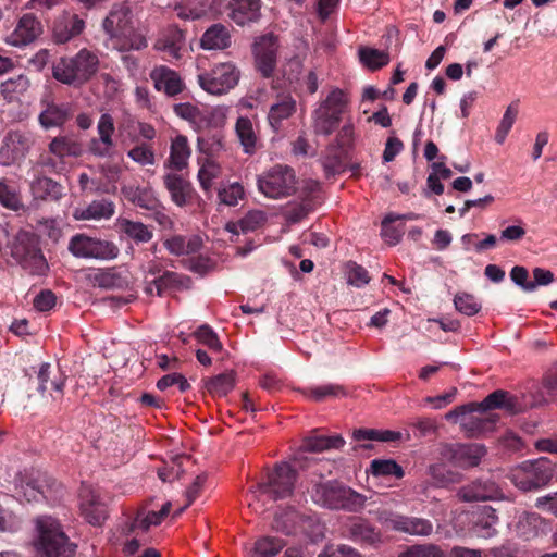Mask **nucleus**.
<instances>
[{
    "instance_id": "obj_37",
    "label": "nucleus",
    "mask_w": 557,
    "mask_h": 557,
    "mask_svg": "<svg viewBox=\"0 0 557 557\" xmlns=\"http://www.w3.org/2000/svg\"><path fill=\"white\" fill-rule=\"evenodd\" d=\"M116 225L122 234L137 245L146 244L153 237L152 228L139 221L123 218L117 220Z\"/></svg>"
},
{
    "instance_id": "obj_24",
    "label": "nucleus",
    "mask_w": 557,
    "mask_h": 557,
    "mask_svg": "<svg viewBox=\"0 0 557 557\" xmlns=\"http://www.w3.org/2000/svg\"><path fill=\"white\" fill-rule=\"evenodd\" d=\"M262 0H230L227 16L238 26L257 23L261 17Z\"/></svg>"
},
{
    "instance_id": "obj_63",
    "label": "nucleus",
    "mask_w": 557,
    "mask_h": 557,
    "mask_svg": "<svg viewBox=\"0 0 557 557\" xmlns=\"http://www.w3.org/2000/svg\"><path fill=\"white\" fill-rule=\"evenodd\" d=\"M312 211V201L310 199H304L299 203L288 206L285 211V218L289 223H298Z\"/></svg>"
},
{
    "instance_id": "obj_4",
    "label": "nucleus",
    "mask_w": 557,
    "mask_h": 557,
    "mask_svg": "<svg viewBox=\"0 0 557 557\" xmlns=\"http://www.w3.org/2000/svg\"><path fill=\"white\" fill-rule=\"evenodd\" d=\"M10 255L23 270L32 275H45L48 262L39 247V238L28 231H20L10 243Z\"/></svg>"
},
{
    "instance_id": "obj_64",
    "label": "nucleus",
    "mask_w": 557,
    "mask_h": 557,
    "mask_svg": "<svg viewBox=\"0 0 557 557\" xmlns=\"http://www.w3.org/2000/svg\"><path fill=\"white\" fill-rule=\"evenodd\" d=\"M127 156L140 165H152L156 162L154 151L147 144L136 145Z\"/></svg>"
},
{
    "instance_id": "obj_58",
    "label": "nucleus",
    "mask_w": 557,
    "mask_h": 557,
    "mask_svg": "<svg viewBox=\"0 0 557 557\" xmlns=\"http://www.w3.org/2000/svg\"><path fill=\"white\" fill-rule=\"evenodd\" d=\"M184 278L185 276L176 272L164 271L161 275L154 277L152 283L156 286L157 295L162 296L166 290L180 287Z\"/></svg>"
},
{
    "instance_id": "obj_16",
    "label": "nucleus",
    "mask_w": 557,
    "mask_h": 557,
    "mask_svg": "<svg viewBox=\"0 0 557 557\" xmlns=\"http://www.w3.org/2000/svg\"><path fill=\"white\" fill-rule=\"evenodd\" d=\"M35 145L30 132L9 131L0 146V164L9 166L22 161Z\"/></svg>"
},
{
    "instance_id": "obj_25",
    "label": "nucleus",
    "mask_w": 557,
    "mask_h": 557,
    "mask_svg": "<svg viewBox=\"0 0 557 557\" xmlns=\"http://www.w3.org/2000/svg\"><path fill=\"white\" fill-rule=\"evenodd\" d=\"M150 78L153 87L158 91L164 92L168 97H175L185 89V83L181 75L165 65L153 67L150 72Z\"/></svg>"
},
{
    "instance_id": "obj_11",
    "label": "nucleus",
    "mask_w": 557,
    "mask_h": 557,
    "mask_svg": "<svg viewBox=\"0 0 557 557\" xmlns=\"http://www.w3.org/2000/svg\"><path fill=\"white\" fill-rule=\"evenodd\" d=\"M297 471L287 462L276 463L268 473L267 480L258 484L261 494L273 500L283 499L293 495Z\"/></svg>"
},
{
    "instance_id": "obj_55",
    "label": "nucleus",
    "mask_w": 557,
    "mask_h": 557,
    "mask_svg": "<svg viewBox=\"0 0 557 557\" xmlns=\"http://www.w3.org/2000/svg\"><path fill=\"white\" fill-rule=\"evenodd\" d=\"M29 87V79L27 76L20 74L10 77L0 84V92L5 99L12 100L15 95H22Z\"/></svg>"
},
{
    "instance_id": "obj_1",
    "label": "nucleus",
    "mask_w": 557,
    "mask_h": 557,
    "mask_svg": "<svg viewBox=\"0 0 557 557\" xmlns=\"http://www.w3.org/2000/svg\"><path fill=\"white\" fill-rule=\"evenodd\" d=\"M310 496L317 505L348 512H360L367 502V496L335 480L313 484Z\"/></svg>"
},
{
    "instance_id": "obj_21",
    "label": "nucleus",
    "mask_w": 557,
    "mask_h": 557,
    "mask_svg": "<svg viewBox=\"0 0 557 557\" xmlns=\"http://www.w3.org/2000/svg\"><path fill=\"white\" fill-rule=\"evenodd\" d=\"M79 497L84 519L92 525H101L108 517V508L100 494L90 486L83 485Z\"/></svg>"
},
{
    "instance_id": "obj_22",
    "label": "nucleus",
    "mask_w": 557,
    "mask_h": 557,
    "mask_svg": "<svg viewBox=\"0 0 557 557\" xmlns=\"http://www.w3.org/2000/svg\"><path fill=\"white\" fill-rule=\"evenodd\" d=\"M44 32L41 22L33 14H23L14 28L7 37V44L23 47L34 42Z\"/></svg>"
},
{
    "instance_id": "obj_46",
    "label": "nucleus",
    "mask_w": 557,
    "mask_h": 557,
    "mask_svg": "<svg viewBox=\"0 0 557 557\" xmlns=\"http://www.w3.org/2000/svg\"><path fill=\"white\" fill-rule=\"evenodd\" d=\"M299 391L306 398L317 403L324 401L329 398H337L346 395L344 386L332 383L318 386H310Z\"/></svg>"
},
{
    "instance_id": "obj_29",
    "label": "nucleus",
    "mask_w": 557,
    "mask_h": 557,
    "mask_svg": "<svg viewBox=\"0 0 557 557\" xmlns=\"http://www.w3.org/2000/svg\"><path fill=\"white\" fill-rule=\"evenodd\" d=\"M84 27V21L76 14H64L53 23L52 39L55 44H65L78 36Z\"/></svg>"
},
{
    "instance_id": "obj_5",
    "label": "nucleus",
    "mask_w": 557,
    "mask_h": 557,
    "mask_svg": "<svg viewBox=\"0 0 557 557\" xmlns=\"http://www.w3.org/2000/svg\"><path fill=\"white\" fill-rule=\"evenodd\" d=\"M37 548L45 557H73L76 545L70 542L61 524L52 517L36 519Z\"/></svg>"
},
{
    "instance_id": "obj_9",
    "label": "nucleus",
    "mask_w": 557,
    "mask_h": 557,
    "mask_svg": "<svg viewBox=\"0 0 557 557\" xmlns=\"http://www.w3.org/2000/svg\"><path fill=\"white\" fill-rule=\"evenodd\" d=\"M555 473L552 461L547 458H539L524 462L522 467L511 474L512 484L523 491H534L547 485Z\"/></svg>"
},
{
    "instance_id": "obj_39",
    "label": "nucleus",
    "mask_w": 557,
    "mask_h": 557,
    "mask_svg": "<svg viewBox=\"0 0 557 557\" xmlns=\"http://www.w3.org/2000/svg\"><path fill=\"white\" fill-rule=\"evenodd\" d=\"M115 212V205L108 199L94 200L88 207L77 209L74 213L76 220L110 219Z\"/></svg>"
},
{
    "instance_id": "obj_28",
    "label": "nucleus",
    "mask_w": 557,
    "mask_h": 557,
    "mask_svg": "<svg viewBox=\"0 0 557 557\" xmlns=\"http://www.w3.org/2000/svg\"><path fill=\"white\" fill-rule=\"evenodd\" d=\"M498 524L499 518L491 506L480 507L472 513V531L479 537H493L497 534Z\"/></svg>"
},
{
    "instance_id": "obj_27",
    "label": "nucleus",
    "mask_w": 557,
    "mask_h": 557,
    "mask_svg": "<svg viewBox=\"0 0 557 557\" xmlns=\"http://www.w3.org/2000/svg\"><path fill=\"white\" fill-rule=\"evenodd\" d=\"M186 33L178 26H169L156 41V49L162 51L169 58L178 60L185 48Z\"/></svg>"
},
{
    "instance_id": "obj_38",
    "label": "nucleus",
    "mask_w": 557,
    "mask_h": 557,
    "mask_svg": "<svg viewBox=\"0 0 557 557\" xmlns=\"http://www.w3.org/2000/svg\"><path fill=\"white\" fill-rule=\"evenodd\" d=\"M344 148L342 144H331L326 147L321 159L325 176L329 178L345 170Z\"/></svg>"
},
{
    "instance_id": "obj_60",
    "label": "nucleus",
    "mask_w": 557,
    "mask_h": 557,
    "mask_svg": "<svg viewBox=\"0 0 557 557\" xmlns=\"http://www.w3.org/2000/svg\"><path fill=\"white\" fill-rule=\"evenodd\" d=\"M398 557H445V554L435 544H416L399 553Z\"/></svg>"
},
{
    "instance_id": "obj_41",
    "label": "nucleus",
    "mask_w": 557,
    "mask_h": 557,
    "mask_svg": "<svg viewBox=\"0 0 557 557\" xmlns=\"http://www.w3.org/2000/svg\"><path fill=\"white\" fill-rule=\"evenodd\" d=\"M52 375L51 364L48 362H44L39 371L37 373V377L39 381L38 391L44 393L48 389H53L60 394H63V389L65 386L66 375L63 374L60 370H58V375Z\"/></svg>"
},
{
    "instance_id": "obj_62",
    "label": "nucleus",
    "mask_w": 557,
    "mask_h": 557,
    "mask_svg": "<svg viewBox=\"0 0 557 557\" xmlns=\"http://www.w3.org/2000/svg\"><path fill=\"white\" fill-rule=\"evenodd\" d=\"M97 131L101 144L106 146H114L113 134L115 132V125L111 114H101L97 124Z\"/></svg>"
},
{
    "instance_id": "obj_10",
    "label": "nucleus",
    "mask_w": 557,
    "mask_h": 557,
    "mask_svg": "<svg viewBox=\"0 0 557 557\" xmlns=\"http://www.w3.org/2000/svg\"><path fill=\"white\" fill-rule=\"evenodd\" d=\"M376 520L386 528L411 536L426 537L433 533L432 521L421 517L406 516L388 509H377Z\"/></svg>"
},
{
    "instance_id": "obj_7",
    "label": "nucleus",
    "mask_w": 557,
    "mask_h": 557,
    "mask_svg": "<svg viewBox=\"0 0 557 557\" xmlns=\"http://www.w3.org/2000/svg\"><path fill=\"white\" fill-rule=\"evenodd\" d=\"M346 106L345 92L338 88L333 89L312 113L314 133L331 135L338 127Z\"/></svg>"
},
{
    "instance_id": "obj_23",
    "label": "nucleus",
    "mask_w": 557,
    "mask_h": 557,
    "mask_svg": "<svg viewBox=\"0 0 557 557\" xmlns=\"http://www.w3.org/2000/svg\"><path fill=\"white\" fill-rule=\"evenodd\" d=\"M173 112L181 119L188 121L197 128L218 125L216 119H222L219 109H200L190 102H181L173 106Z\"/></svg>"
},
{
    "instance_id": "obj_40",
    "label": "nucleus",
    "mask_w": 557,
    "mask_h": 557,
    "mask_svg": "<svg viewBox=\"0 0 557 557\" xmlns=\"http://www.w3.org/2000/svg\"><path fill=\"white\" fill-rule=\"evenodd\" d=\"M30 189L35 198L42 200H59L63 194V187L46 176L35 178L32 182Z\"/></svg>"
},
{
    "instance_id": "obj_50",
    "label": "nucleus",
    "mask_w": 557,
    "mask_h": 557,
    "mask_svg": "<svg viewBox=\"0 0 557 557\" xmlns=\"http://www.w3.org/2000/svg\"><path fill=\"white\" fill-rule=\"evenodd\" d=\"M286 542L275 536H264L256 541L251 557H274L284 547Z\"/></svg>"
},
{
    "instance_id": "obj_35",
    "label": "nucleus",
    "mask_w": 557,
    "mask_h": 557,
    "mask_svg": "<svg viewBox=\"0 0 557 557\" xmlns=\"http://www.w3.org/2000/svg\"><path fill=\"white\" fill-rule=\"evenodd\" d=\"M121 191L125 199L141 209L150 211L161 207L160 201L149 187L127 185L123 186Z\"/></svg>"
},
{
    "instance_id": "obj_6",
    "label": "nucleus",
    "mask_w": 557,
    "mask_h": 557,
    "mask_svg": "<svg viewBox=\"0 0 557 557\" xmlns=\"http://www.w3.org/2000/svg\"><path fill=\"white\" fill-rule=\"evenodd\" d=\"M494 409H504L513 416L521 412L523 407L517 396L504 389H496L480 403L472 401L454 408L445 414V419L457 423L460 418L462 420L471 413H483Z\"/></svg>"
},
{
    "instance_id": "obj_48",
    "label": "nucleus",
    "mask_w": 557,
    "mask_h": 557,
    "mask_svg": "<svg viewBox=\"0 0 557 557\" xmlns=\"http://www.w3.org/2000/svg\"><path fill=\"white\" fill-rule=\"evenodd\" d=\"M49 151L62 159L64 157H78L83 149L78 141L66 136H58L50 141Z\"/></svg>"
},
{
    "instance_id": "obj_8",
    "label": "nucleus",
    "mask_w": 557,
    "mask_h": 557,
    "mask_svg": "<svg viewBox=\"0 0 557 557\" xmlns=\"http://www.w3.org/2000/svg\"><path fill=\"white\" fill-rule=\"evenodd\" d=\"M296 184L295 171L287 165L281 164L273 166L257 178L259 191L265 197L273 199L293 195L297 189Z\"/></svg>"
},
{
    "instance_id": "obj_57",
    "label": "nucleus",
    "mask_w": 557,
    "mask_h": 557,
    "mask_svg": "<svg viewBox=\"0 0 557 557\" xmlns=\"http://www.w3.org/2000/svg\"><path fill=\"white\" fill-rule=\"evenodd\" d=\"M454 305L457 311L468 317L476 314L481 310V304L469 293H457L454 298Z\"/></svg>"
},
{
    "instance_id": "obj_12",
    "label": "nucleus",
    "mask_w": 557,
    "mask_h": 557,
    "mask_svg": "<svg viewBox=\"0 0 557 557\" xmlns=\"http://www.w3.org/2000/svg\"><path fill=\"white\" fill-rule=\"evenodd\" d=\"M272 528L285 535L304 534L313 537L317 535L315 529L319 528V524L315 517L301 513L293 507H287L275 513Z\"/></svg>"
},
{
    "instance_id": "obj_59",
    "label": "nucleus",
    "mask_w": 557,
    "mask_h": 557,
    "mask_svg": "<svg viewBox=\"0 0 557 557\" xmlns=\"http://www.w3.org/2000/svg\"><path fill=\"white\" fill-rule=\"evenodd\" d=\"M345 272L348 284L358 288L363 287L371 280L368 270L355 261H348L346 263Z\"/></svg>"
},
{
    "instance_id": "obj_61",
    "label": "nucleus",
    "mask_w": 557,
    "mask_h": 557,
    "mask_svg": "<svg viewBox=\"0 0 557 557\" xmlns=\"http://www.w3.org/2000/svg\"><path fill=\"white\" fill-rule=\"evenodd\" d=\"M194 335L200 344L207 346L213 352H220L223 348L218 334L208 324L199 326Z\"/></svg>"
},
{
    "instance_id": "obj_20",
    "label": "nucleus",
    "mask_w": 557,
    "mask_h": 557,
    "mask_svg": "<svg viewBox=\"0 0 557 557\" xmlns=\"http://www.w3.org/2000/svg\"><path fill=\"white\" fill-rule=\"evenodd\" d=\"M344 534L361 547H376L383 541L381 531L362 517L350 518L345 525Z\"/></svg>"
},
{
    "instance_id": "obj_14",
    "label": "nucleus",
    "mask_w": 557,
    "mask_h": 557,
    "mask_svg": "<svg viewBox=\"0 0 557 557\" xmlns=\"http://www.w3.org/2000/svg\"><path fill=\"white\" fill-rule=\"evenodd\" d=\"M199 86L211 95H222L234 88L239 79V71L232 63H219L210 71L198 75Z\"/></svg>"
},
{
    "instance_id": "obj_32",
    "label": "nucleus",
    "mask_w": 557,
    "mask_h": 557,
    "mask_svg": "<svg viewBox=\"0 0 557 557\" xmlns=\"http://www.w3.org/2000/svg\"><path fill=\"white\" fill-rule=\"evenodd\" d=\"M296 112V101L290 95H280L270 107L268 121L271 128L278 133L284 120L289 119Z\"/></svg>"
},
{
    "instance_id": "obj_34",
    "label": "nucleus",
    "mask_w": 557,
    "mask_h": 557,
    "mask_svg": "<svg viewBox=\"0 0 557 557\" xmlns=\"http://www.w3.org/2000/svg\"><path fill=\"white\" fill-rule=\"evenodd\" d=\"M450 460L463 468L476 467L482 457L486 454V449L483 445H460L457 447H450Z\"/></svg>"
},
{
    "instance_id": "obj_52",
    "label": "nucleus",
    "mask_w": 557,
    "mask_h": 557,
    "mask_svg": "<svg viewBox=\"0 0 557 557\" xmlns=\"http://www.w3.org/2000/svg\"><path fill=\"white\" fill-rule=\"evenodd\" d=\"M429 474L437 487H448L461 482L462 475L458 472L447 470L443 465H431Z\"/></svg>"
},
{
    "instance_id": "obj_33",
    "label": "nucleus",
    "mask_w": 557,
    "mask_h": 557,
    "mask_svg": "<svg viewBox=\"0 0 557 557\" xmlns=\"http://www.w3.org/2000/svg\"><path fill=\"white\" fill-rule=\"evenodd\" d=\"M190 154L191 149L187 137L184 135H177L172 139L170 156L164 165L168 169L181 172L187 166Z\"/></svg>"
},
{
    "instance_id": "obj_49",
    "label": "nucleus",
    "mask_w": 557,
    "mask_h": 557,
    "mask_svg": "<svg viewBox=\"0 0 557 557\" xmlns=\"http://www.w3.org/2000/svg\"><path fill=\"white\" fill-rule=\"evenodd\" d=\"M235 386V372L221 373L206 382L207 391L214 397L226 396Z\"/></svg>"
},
{
    "instance_id": "obj_56",
    "label": "nucleus",
    "mask_w": 557,
    "mask_h": 557,
    "mask_svg": "<svg viewBox=\"0 0 557 557\" xmlns=\"http://www.w3.org/2000/svg\"><path fill=\"white\" fill-rule=\"evenodd\" d=\"M359 57L360 61L372 71L379 70L389 62L387 53L374 48H360Z\"/></svg>"
},
{
    "instance_id": "obj_51",
    "label": "nucleus",
    "mask_w": 557,
    "mask_h": 557,
    "mask_svg": "<svg viewBox=\"0 0 557 557\" xmlns=\"http://www.w3.org/2000/svg\"><path fill=\"white\" fill-rule=\"evenodd\" d=\"M403 434L391 430L358 429L354 431L356 441H377L384 443L398 442Z\"/></svg>"
},
{
    "instance_id": "obj_3",
    "label": "nucleus",
    "mask_w": 557,
    "mask_h": 557,
    "mask_svg": "<svg viewBox=\"0 0 557 557\" xmlns=\"http://www.w3.org/2000/svg\"><path fill=\"white\" fill-rule=\"evenodd\" d=\"M98 70V55L84 48L74 57H63L54 62L52 76L62 84L79 87L90 81Z\"/></svg>"
},
{
    "instance_id": "obj_31",
    "label": "nucleus",
    "mask_w": 557,
    "mask_h": 557,
    "mask_svg": "<svg viewBox=\"0 0 557 557\" xmlns=\"http://www.w3.org/2000/svg\"><path fill=\"white\" fill-rule=\"evenodd\" d=\"M163 183L176 206L183 207L191 198V184L182 174L169 172L163 176Z\"/></svg>"
},
{
    "instance_id": "obj_47",
    "label": "nucleus",
    "mask_w": 557,
    "mask_h": 557,
    "mask_svg": "<svg viewBox=\"0 0 557 557\" xmlns=\"http://www.w3.org/2000/svg\"><path fill=\"white\" fill-rule=\"evenodd\" d=\"M345 444V440L341 435H312L307 437L302 443L306 451L319 453L331 448H341Z\"/></svg>"
},
{
    "instance_id": "obj_54",
    "label": "nucleus",
    "mask_w": 557,
    "mask_h": 557,
    "mask_svg": "<svg viewBox=\"0 0 557 557\" xmlns=\"http://www.w3.org/2000/svg\"><path fill=\"white\" fill-rule=\"evenodd\" d=\"M370 472L374 476H395L401 479L404 469L393 459H373L370 465Z\"/></svg>"
},
{
    "instance_id": "obj_19",
    "label": "nucleus",
    "mask_w": 557,
    "mask_h": 557,
    "mask_svg": "<svg viewBox=\"0 0 557 557\" xmlns=\"http://www.w3.org/2000/svg\"><path fill=\"white\" fill-rule=\"evenodd\" d=\"M278 37L272 33L260 36L253 44L257 70L263 77H271L276 67Z\"/></svg>"
},
{
    "instance_id": "obj_42",
    "label": "nucleus",
    "mask_w": 557,
    "mask_h": 557,
    "mask_svg": "<svg viewBox=\"0 0 557 557\" xmlns=\"http://www.w3.org/2000/svg\"><path fill=\"white\" fill-rule=\"evenodd\" d=\"M210 7V0H180L174 5V11L181 20H198L202 17Z\"/></svg>"
},
{
    "instance_id": "obj_13",
    "label": "nucleus",
    "mask_w": 557,
    "mask_h": 557,
    "mask_svg": "<svg viewBox=\"0 0 557 557\" xmlns=\"http://www.w3.org/2000/svg\"><path fill=\"white\" fill-rule=\"evenodd\" d=\"M14 484L17 497L30 503L47 498V491L52 490L57 481L38 470H25L16 474Z\"/></svg>"
},
{
    "instance_id": "obj_26",
    "label": "nucleus",
    "mask_w": 557,
    "mask_h": 557,
    "mask_svg": "<svg viewBox=\"0 0 557 557\" xmlns=\"http://www.w3.org/2000/svg\"><path fill=\"white\" fill-rule=\"evenodd\" d=\"M498 421L497 413L485 411L479 414H469L468 418L460 420V425L467 437L479 438L492 433Z\"/></svg>"
},
{
    "instance_id": "obj_45",
    "label": "nucleus",
    "mask_w": 557,
    "mask_h": 557,
    "mask_svg": "<svg viewBox=\"0 0 557 557\" xmlns=\"http://www.w3.org/2000/svg\"><path fill=\"white\" fill-rule=\"evenodd\" d=\"M235 129L244 152L248 154L255 153L258 139L250 119L239 116L236 121Z\"/></svg>"
},
{
    "instance_id": "obj_36",
    "label": "nucleus",
    "mask_w": 557,
    "mask_h": 557,
    "mask_svg": "<svg viewBox=\"0 0 557 557\" xmlns=\"http://www.w3.org/2000/svg\"><path fill=\"white\" fill-rule=\"evenodd\" d=\"M166 250L174 256H189L198 252L202 247V239L198 235L185 237L172 235L163 240Z\"/></svg>"
},
{
    "instance_id": "obj_15",
    "label": "nucleus",
    "mask_w": 557,
    "mask_h": 557,
    "mask_svg": "<svg viewBox=\"0 0 557 557\" xmlns=\"http://www.w3.org/2000/svg\"><path fill=\"white\" fill-rule=\"evenodd\" d=\"M69 250L77 258L102 260L115 259L120 251L114 243L94 238L85 234L74 235L70 239Z\"/></svg>"
},
{
    "instance_id": "obj_18",
    "label": "nucleus",
    "mask_w": 557,
    "mask_h": 557,
    "mask_svg": "<svg viewBox=\"0 0 557 557\" xmlns=\"http://www.w3.org/2000/svg\"><path fill=\"white\" fill-rule=\"evenodd\" d=\"M39 125L44 129L62 127L74 115L73 106L69 102H57L50 95L40 100Z\"/></svg>"
},
{
    "instance_id": "obj_2",
    "label": "nucleus",
    "mask_w": 557,
    "mask_h": 557,
    "mask_svg": "<svg viewBox=\"0 0 557 557\" xmlns=\"http://www.w3.org/2000/svg\"><path fill=\"white\" fill-rule=\"evenodd\" d=\"M104 32L110 38L116 40L121 51L141 50L147 47L144 35L135 30L129 7L115 4L102 23Z\"/></svg>"
},
{
    "instance_id": "obj_44",
    "label": "nucleus",
    "mask_w": 557,
    "mask_h": 557,
    "mask_svg": "<svg viewBox=\"0 0 557 557\" xmlns=\"http://www.w3.org/2000/svg\"><path fill=\"white\" fill-rule=\"evenodd\" d=\"M267 222V214L261 210L249 211L237 223H228L226 230L231 233L238 234L255 232Z\"/></svg>"
},
{
    "instance_id": "obj_30",
    "label": "nucleus",
    "mask_w": 557,
    "mask_h": 557,
    "mask_svg": "<svg viewBox=\"0 0 557 557\" xmlns=\"http://www.w3.org/2000/svg\"><path fill=\"white\" fill-rule=\"evenodd\" d=\"M232 45V35L228 26L214 23L202 34L199 46L203 50H225Z\"/></svg>"
},
{
    "instance_id": "obj_17",
    "label": "nucleus",
    "mask_w": 557,
    "mask_h": 557,
    "mask_svg": "<svg viewBox=\"0 0 557 557\" xmlns=\"http://www.w3.org/2000/svg\"><path fill=\"white\" fill-rule=\"evenodd\" d=\"M456 497L463 503L487 502L503 499L504 493L493 479L479 478L459 487Z\"/></svg>"
},
{
    "instance_id": "obj_43",
    "label": "nucleus",
    "mask_w": 557,
    "mask_h": 557,
    "mask_svg": "<svg viewBox=\"0 0 557 557\" xmlns=\"http://www.w3.org/2000/svg\"><path fill=\"white\" fill-rule=\"evenodd\" d=\"M542 522V518L536 512L522 511L517 518L516 532L524 540L533 539L539 535Z\"/></svg>"
},
{
    "instance_id": "obj_53",
    "label": "nucleus",
    "mask_w": 557,
    "mask_h": 557,
    "mask_svg": "<svg viewBox=\"0 0 557 557\" xmlns=\"http://www.w3.org/2000/svg\"><path fill=\"white\" fill-rule=\"evenodd\" d=\"M0 203L8 209L18 210L23 207L16 183L13 181H0Z\"/></svg>"
}]
</instances>
